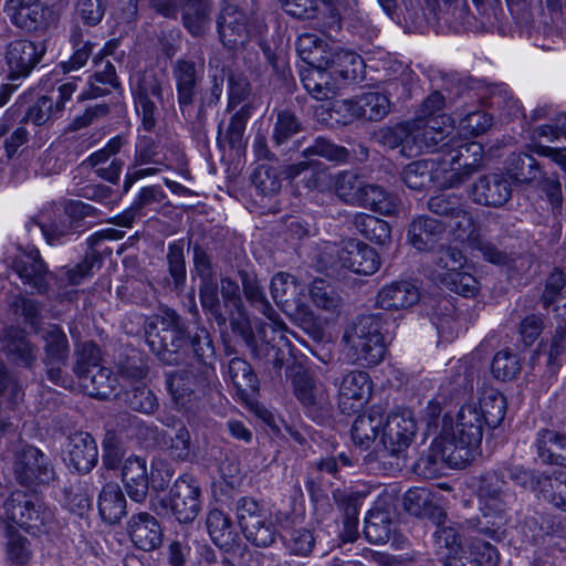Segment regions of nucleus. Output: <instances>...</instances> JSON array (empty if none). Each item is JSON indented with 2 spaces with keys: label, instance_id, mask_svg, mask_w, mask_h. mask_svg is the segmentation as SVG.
I'll use <instances>...</instances> for the list:
<instances>
[{
  "label": "nucleus",
  "instance_id": "obj_3",
  "mask_svg": "<svg viewBox=\"0 0 566 566\" xmlns=\"http://www.w3.org/2000/svg\"><path fill=\"white\" fill-rule=\"evenodd\" d=\"M484 424L483 415L474 401L461 406L454 427L444 415L441 430L443 454L451 457L459 452L461 460H469L472 457V450L479 447L482 441Z\"/></svg>",
  "mask_w": 566,
  "mask_h": 566
},
{
  "label": "nucleus",
  "instance_id": "obj_26",
  "mask_svg": "<svg viewBox=\"0 0 566 566\" xmlns=\"http://www.w3.org/2000/svg\"><path fill=\"white\" fill-rule=\"evenodd\" d=\"M304 129L301 119L289 109L277 111L273 122L271 142L283 154L294 153L301 148L302 140L293 138Z\"/></svg>",
  "mask_w": 566,
  "mask_h": 566
},
{
  "label": "nucleus",
  "instance_id": "obj_63",
  "mask_svg": "<svg viewBox=\"0 0 566 566\" xmlns=\"http://www.w3.org/2000/svg\"><path fill=\"white\" fill-rule=\"evenodd\" d=\"M491 370L496 379L506 381L514 379L520 370V359L507 349L497 352L492 360Z\"/></svg>",
  "mask_w": 566,
  "mask_h": 566
},
{
  "label": "nucleus",
  "instance_id": "obj_45",
  "mask_svg": "<svg viewBox=\"0 0 566 566\" xmlns=\"http://www.w3.org/2000/svg\"><path fill=\"white\" fill-rule=\"evenodd\" d=\"M359 202L357 207L370 209L384 216L394 214L397 210L396 198L378 185L366 184Z\"/></svg>",
  "mask_w": 566,
  "mask_h": 566
},
{
  "label": "nucleus",
  "instance_id": "obj_6",
  "mask_svg": "<svg viewBox=\"0 0 566 566\" xmlns=\"http://www.w3.org/2000/svg\"><path fill=\"white\" fill-rule=\"evenodd\" d=\"M4 525L11 524L38 535L50 532L54 514L42 500L21 490L11 492L3 503Z\"/></svg>",
  "mask_w": 566,
  "mask_h": 566
},
{
  "label": "nucleus",
  "instance_id": "obj_19",
  "mask_svg": "<svg viewBox=\"0 0 566 566\" xmlns=\"http://www.w3.org/2000/svg\"><path fill=\"white\" fill-rule=\"evenodd\" d=\"M340 265L359 275H371L380 268V256L377 251L367 243L357 239L344 242L337 251Z\"/></svg>",
  "mask_w": 566,
  "mask_h": 566
},
{
  "label": "nucleus",
  "instance_id": "obj_35",
  "mask_svg": "<svg viewBox=\"0 0 566 566\" xmlns=\"http://www.w3.org/2000/svg\"><path fill=\"white\" fill-rule=\"evenodd\" d=\"M538 459L544 464L566 468V434L552 429H541L534 442Z\"/></svg>",
  "mask_w": 566,
  "mask_h": 566
},
{
  "label": "nucleus",
  "instance_id": "obj_38",
  "mask_svg": "<svg viewBox=\"0 0 566 566\" xmlns=\"http://www.w3.org/2000/svg\"><path fill=\"white\" fill-rule=\"evenodd\" d=\"M81 387L91 397L106 399L115 394L118 387L117 376L103 366L93 368L88 374L78 378Z\"/></svg>",
  "mask_w": 566,
  "mask_h": 566
},
{
  "label": "nucleus",
  "instance_id": "obj_25",
  "mask_svg": "<svg viewBox=\"0 0 566 566\" xmlns=\"http://www.w3.org/2000/svg\"><path fill=\"white\" fill-rule=\"evenodd\" d=\"M470 195L475 203L496 208L507 202L512 196V188L504 176L490 174L479 178Z\"/></svg>",
  "mask_w": 566,
  "mask_h": 566
},
{
  "label": "nucleus",
  "instance_id": "obj_16",
  "mask_svg": "<svg viewBox=\"0 0 566 566\" xmlns=\"http://www.w3.org/2000/svg\"><path fill=\"white\" fill-rule=\"evenodd\" d=\"M136 111L146 132H151L158 119V108L151 98L163 102V86L154 72H144L133 87Z\"/></svg>",
  "mask_w": 566,
  "mask_h": 566
},
{
  "label": "nucleus",
  "instance_id": "obj_41",
  "mask_svg": "<svg viewBox=\"0 0 566 566\" xmlns=\"http://www.w3.org/2000/svg\"><path fill=\"white\" fill-rule=\"evenodd\" d=\"M382 426L384 418L378 412L357 416L350 430L354 444L361 449H368L378 437Z\"/></svg>",
  "mask_w": 566,
  "mask_h": 566
},
{
  "label": "nucleus",
  "instance_id": "obj_24",
  "mask_svg": "<svg viewBox=\"0 0 566 566\" xmlns=\"http://www.w3.org/2000/svg\"><path fill=\"white\" fill-rule=\"evenodd\" d=\"M127 534L133 544L144 552H151L163 543L160 523L148 512H137L129 517Z\"/></svg>",
  "mask_w": 566,
  "mask_h": 566
},
{
  "label": "nucleus",
  "instance_id": "obj_64",
  "mask_svg": "<svg viewBox=\"0 0 566 566\" xmlns=\"http://www.w3.org/2000/svg\"><path fill=\"white\" fill-rule=\"evenodd\" d=\"M75 196L103 205L108 209H113L118 205V198L113 188L101 184H87L77 187L74 191Z\"/></svg>",
  "mask_w": 566,
  "mask_h": 566
},
{
  "label": "nucleus",
  "instance_id": "obj_23",
  "mask_svg": "<svg viewBox=\"0 0 566 566\" xmlns=\"http://www.w3.org/2000/svg\"><path fill=\"white\" fill-rule=\"evenodd\" d=\"M23 398L22 386L8 376L6 366L0 363V436L15 427L17 408Z\"/></svg>",
  "mask_w": 566,
  "mask_h": 566
},
{
  "label": "nucleus",
  "instance_id": "obj_57",
  "mask_svg": "<svg viewBox=\"0 0 566 566\" xmlns=\"http://www.w3.org/2000/svg\"><path fill=\"white\" fill-rule=\"evenodd\" d=\"M450 232L455 241L472 245L479 239V227L465 206L450 219Z\"/></svg>",
  "mask_w": 566,
  "mask_h": 566
},
{
  "label": "nucleus",
  "instance_id": "obj_39",
  "mask_svg": "<svg viewBox=\"0 0 566 566\" xmlns=\"http://www.w3.org/2000/svg\"><path fill=\"white\" fill-rule=\"evenodd\" d=\"M206 527L211 541L222 549H230L237 538V533L231 517L219 509L208 512Z\"/></svg>",
  "mask_w": 566,
  "mask_h": 566
},
{
  "label": "nucleus",
  "instance_id": "obj_51",
  "mask_svg": "<svg viewBox=\"0 0 566 566\" xmlns=\"http://www.w3.org/2000/svg\"><path fill=\"white\" fill-rule=\"evenodd\" d=\"M364 534L371 544L386 543L391 534V518L382 510H370L365 517Z\"/></svg>",
  "mask_w": 566,
  "mask_h": 566
},
{
  "label": "nucleus",
  "instance_id": "obj_49",
  "mask_svg": "<svg viewBox=\"0 0 566 566\" xmlns=\"http://www.w3.org/2000/svg\"><path fill=\"white\" fill-rule=\"evenodd\" d=\"M366 182L355 172L340 171L334 178V192L344 203L357 207Z\"/></svg>",
  "mask_w": 566,
  "mask_h": 566
},
{
  "label": "nucleus",
  "instance_id": "obj_47",
  "mask_svg": "<svg viewBox=\"0 0 566 566\" xmlns=\"http://www.w3.org/2000/svg\"><path fill=\"white\" fill-rule=\"evenodd\" d=\"M506 171L520 184H531L542 176L536 159L524 153L512 154L506 161Z\"/></svg>",
  "mask_w": 566,
  "mask_h": 566
},
{
  "label": "nucleus",
  "instance_id": "obj_62",
  "mask_svg": "<svg viewBox=\"0 0 566 566\" xmlns=\"http://www.w3.org/2000/svg\"><path fill=\"white\" fill-rule=\"evenodd\" d=\"M101 361V350L93 342H85L75 350V363L73 371L77 378L92 371Z\"/></svg>",
  "mask_w": 566,
  "mask_h": 566
},
{
  "label": "nucleus",
  "instance_id": "obj_27",
  "mask_svg": "<svg viewBox=\"0 0 566 566\" xmlns=\"http://www.w3.org/2000/svg\"><path fill=\"white\" fill-rule=\"evenodd\" d=\"M468 391V378L465 375H458L453 380H449L441 385L437 396L431 399L423 412L428 428L438 429L440 416L447 406L460 397L464 396Z\"/></svg>",
  "mask_w": 566,
  "mask_h": 566
},
{
  "label": "nucleus",
  "instance_id": "obj_46",
  "mask_svg": "<svg viewBox=\"0 0 566 566\" xmlns=\"http://www.w3.org/2000/svg\"><path fill=\"white\" fill-rule=\"evenodd\" d=\"M228 374L233 386L241 395L249 396L258 390V376L247 360L240 357H233L230 359Z\"/></svg>",
  "mask_w": 566,
  "mask_h": 566
},
{
  "label": "nucleus",
  "instance_id": "obj_18",
  "mask_svg": "<svg viewBox=\"0 0 566 566\" xmlns=\"http://www.w3.org/2000/svg\"><path fill=\"white\" fill-rule=\"evenodd\" d=\"M126 143L127 139L123 135L111 138L103 148L91 154L82 163V166L93 169L96 177L114 185L117 184L124 161L114 156L120 151Z\"/></svg>",
  "mask_w": 566,
  "mask_h": 566
},
{
  "label": "nucleus",
  "instance_id": "obj_2",
  "mask_svg": "<svg viewBox=\"0 0 566 566\" xmlns=\"http://www.w3.org/2000/svg\"><path fill=\"white\" fill-rule=\"evenodd\" d=\"M177 102L182 116L189 120L193 130L202 134L207 122V109L216 106L223 92V75H213L211 86L200 93L198 111L191 116V108L203 80V69L190 60H177L172 66Z\"/></svg>",
  "mask_w": 566,
  "mask_h": 566
},
{
  "label": "nucleus",
  "instance_id": "obj_34",
  "mask_svg": "<svg viewBox=\"0 0 566 566\" xmlns=\"http://www.w3.org/2000/svg\"><path fill=\"white\" fill-rule=\"evenodd\" d=\"M420 293L418 287L408 281L392 282L385 285L377 294V305L387 311H397L410 307L418 303Z\"/></svg>",
  "mask_w": 566,
  "mask_h": 566
},
{
  "label": "nucleus",
  "instance_id": "obj_43",
  "mask_svg": "<svg viewBox=\"0 0 566 566\" xmlns=\"http://www.w3.org/2000/svg\"><path fill=\"white\" fill-rule=\"evenodd\" d=\"M46 365L64 364L70 346L66 334L57 325H50L42 332Z\"/></svg>",
  "mask_w": 566,
  "mask_h": 566
},
{
  "label": "nucleus",
  "instance_id": "obj_40",
  "mask_svg": "<svg viewBox=\"0 0 566 566\" xmlns=\"http://www.w3.org/2000/svg\"><path fill=\"white\" fill-rule=\"evenodd\" d=\"M355 230L366 240L385 244L390 239V226L387 221L364 212H356L350 220Z\"/></svg>",
  "mask_w": 566,
  "mask_h": 566
},
{
  "label": "nucleus",
  "instance_id": "obj_17",
  "mask_svg": "<svg viewBox=\"0 0 566 566\" xmlns=\"http://www.w3.org/2000/svg\"><path fill=\"white\" fill-rule=\"evenodd\" d=\"M293 394L308 413L327 411L332 406L328 389L324 382L306 370L292 377Z\"/></svg>",
  "mask_w": 566,
  "mask_h": 566
},
{
  "label": "nucleus",
  "instance_id": "obj_30",
  "mask_svg": "<svg viewBox=\"0 0 566 566\" xmlns=\"http://www.w3.org/2000/svg\"><path fill=\"white\" fill-rule=\"evenodd\" d=\"M304 88L317 101L334 97L342 83L329 69L307 66L300 72Z\"/></svg>",
  "mask_w": 566,
  "mask_h": 566
},
{
  "label": "nucleus",
  "instance_id": "obj_48",
  "mask_svg": "<svg viewBox=\"0 0 566 566\" xmlns=\"http://www.w3.org/2000/svg\"><path fill=\"white\" fill-rule=\"evenodd\" d=\"M363 60L356 52L337 44L329 70L343 84L346 80H356L360 73Z\"/></svg>",
  "mask_w": 566,
  "mask_h": 566
},
{
  "label": "nucleus",
  "instance_id": "obj_29",
  "mask_svg": "<svg viewBox=\"0 0 566 566\" xmlns=\"http://www.w3.org/2000/svg\"><path fill=\"white\" fill-rule=\"evenodd\" d=\"M44 49L28 40H15L9 43L6 60L11 74L27 76L40 62Z\"/></svg>",
  "mask_w": 566,
  "mask_h": 566
},
{
  "label": "nucleus",
  "instance_id": "obj_42",
  "mask_svg": "<svg viewBox=\"0 0 566 566\" xmlns=\"http://www.w3.org/2000/svg\"><path fill=\"white\" fill-rule=\"evenodd\" d=\"M271 295L274 302L283 311H290L292 305L296 303L301 292L300 284L295 276L279 272L271 280Z\"/></svg>",
  "mask_w": 566,
  "mask_h": 566
},
{
  "label": "nucleus",
  "instance_id": "obj_58",
  "mask_svg": "<svg viewBox=\"0 0 566 566\" xmlns=\"http://www.w3.org/2000/svg\"><path fill=\"white\" fill-rule=\"evenodd\" d=\"M302 156L307 159L317 156L329 161L345 163L349 153L345 147L336 145L325 137H317L312 145L302 150Z\"/></svg>",
  "mask_w": 566,
  "mask_h": 566
},
{
  "label": "nucleus",
  "instance_id": "obj_61",
  "mask_svg": "<svg viewBox=\"0 0 566 566\" xmlns=\"http://www.w3.org/2000/svg\"><path fill=\"white\" fill-rule=\"evenodd\" d=\"M478 549H483L481 558L475 553H462L459 556H448L446 566H482L486 563L489 566H495L499 560L497 549L490 543H483L481 546H476Z\"/></svg>",
  "mask_w": 566,
  "mask_h": 566
},
{
  "label": "nucleus",
  "instance_id": "obj_56",
  "mask_svg": "<svg viewBox=\"0 0 566 566\" xmlns=\"http://www.w3.org/2000/svg\"><path fill=\"white\" fill-rule=\"evenodd\" d=\"M310 296L314 305L323 311L337 313L342 307V297L335 289L322 279H315L310 286Z\"/></svg>",
  "mask_w": 566,
  "mask_h": 566
},
{
  "label": "nucleus",
  "instance_id": "obj_50",
  "mask_svg": "<svg viewBox=\"0 0 566 566\" xmlns=\"http://www.w3.org/2000/svg\"><path fill=\"white\" fill-rule=\"evenodd\" d=\"M166 261L174 289L181 292L187 279L184 239L175 240L168 244Z\"/></svg>",
  "mask_w": 566,
  "mask_h": 566
},
{
  "label": "nucleus",
  "instance_id": "obj_32",
  "mask_svg": "<svg viewBox=\"0 0 566 566\" xmlns=\"http://www.w3.org/2000/svg\"><path fill=\"white\" fill-rule=\"evenodd\" d=\"M443 233L444 226L440 221L420 216L410 222L407 239L416 250L429 251L441 241Z\"/></svg>",
  "mask_w": 566,
  "mask_h": 566
},
{
  "label": "nucleus",
  "instance_id": "obj_12",
  "mask_svg": "<svg viewBox=\"0 0 566 566\" xmlns=\"http://www.w3.org/2000/svg\"><path fill=\"white\" fill-rule=\"evenodd\" d=\"M453 130L451 118L448 115L430 118H415L409 122V140L411 151H441L446 153L448 147L443 144L451 138Z\"/></svg>",
  "mask_w": 566,
  "mask_h": 566
},
{
  "label": "nucleus",
  "instance_id": "obj_5",
  "mask_svg": "<svg viewBox=\"0 0 566 566\" xmlns=\"http://www.w3.org/2000/svg\"><path fill=\"white\" fill-rule=\"evenodd\" d=\"M506 481L502 479L497 470L488 471L478 480L476 495L484 525L480 521V532L488 537L500 541L502 526L505 524V510L507 505Z\"/></svg>",
  "mask_w": 566,
  "mask_h": 566
},
{
  "label": "nucleus",
  "instance_id": "obj_37",
  "mask_svg": "<svg viewBox=\"0 0 566 566\" xmlns=\"http://www.w3.org/2000/svg\"><path fill=\"white\" fill-rule=\"evenodd\" d=\"M97 507L101 517L108 524H116L126 515V499L118 484L107 483L102 488Z\"/></svg>",
  "mask_w": 566,
  "mask_h": 566
},
{
  "label": "nucleus",
  "instance_id": "obj_9",
  "mask_svg": "<svg viewBox=\"0 0 566 566\" xmlns=\"http://www.w3.org/2000/svg\"><path fill=\"white\" fill-rule=\"evenodd\" d=\"M216 379L214 367L207 365L203 368H196L195 364H191L168 375L166 382L176 406L190 410L199 396L205 394Z\"/></svg>",
  "mask_w": 566,
  "mask_h": 566
},
{
  "label": "nucleus",
  "instance_id": "obj_60",
  "mask_svg": "<svg viewBox=\"0 0 566 566\" xmlns=\"http://www.w3.org/2000/svg\"><path fill=\"white\" fill-rule=\"evenodd\" d=\"M250 117L251 107L248 104H244L231 116L224 137L231 148L240 149L245 146L244 132Z\"/></svg>",
  "mask_w": 566,
  "mask_h": 566
},
{
  "label": "nucleus",
  "instance_id": "obj_8",
  "mask_svg": "<svg viewBox=\"0 0 566 566\" xmlns=\"http://www.w3.org/2000/svg\"><path fill=\"white\" fill-rule=\"evenodd\" d=\"M443 146L448 149L440 163L444 167L448 180L442 181V184L452 188L458 187L480 169L483 147L480 143L465 142L457 136L449 138Z\"/></svg>",
  "mask_w": 566,
  "mask_h": 566
},
{
  "label": "nucleus",
  "instance_id": "obj_36",
  "mask_svg": "<svg viewBox=\"0 0 566 566\" xmlns=\"http://www.w3.org/2000/svg\"><path fill=\"white\" fill-rule=\"evenodd\" d=\"M4 560L11 566H28L35 552L33 541L11 524L4 525Z\"/></svg>",
  "mask_w": 566,
  "mask_h": 566
},
{
  "label": "nucleus",
  "instance_id": "obj_10",
  "mask_svg": "<svg viewBox=\"0 0 566 566\" xmlns=\"http://www.w3.org/2000/svg\"><path fill=\"white\" fill-rule=\"evenodd\" d=\"M417 422L410 410L392 411L382 426L381 442L395 467L401 469L408 459V449L417 433Z\"/></svg>",
  "mask_w": 566,
  "mask_h": 566
},
{
  "label": "nucleus",
  "instance_id": "obj_31",
  "mask_svg": "<svg viewBox=\"0 0 566 566\" xmlns=\"http://www.w3.org/2000/svg\"><path fill=\"white\" fill-rule=\"evenodd\" d=\"M122 480L129 499L142 503L149 490L146 460L137 455L128 457L122 469Z\"/></svg>",
  "mask_w": 566,
  "mask_h": 566
},
{
  "label": "nucleus",
  "instance_id": "obj_22",
  "mask_svg": "<svg viewBox=\"0 0 566 566\" xmlns=\"http://www.w3.org/2000/svg\"><path fill=\"white\" fill-rule=\"evenodd\" d=\"M401 178L406 186L412 190H423L431 185L439 188H451L449 185L442 184V181L448 180V175L444 172L440 159L412 161L403 168Z\"/></svg>",
  "mask_w": 566,
  "mask_h": 566
},
{
  "label": "nucleus",
  "instance_id": "obj_20",
  "mask_svg": "<svg viewBox=\"0 0 566 566\" xmlns=\"http://www.w3.org/2000/svg\"><path fill=\"white\" fill-rule=\"evenodd\" d=\"M11 269L33 291L44 293L48 290L49 271L39 249L31 247L21 250L12 260Z\"/></svg>",
  "mask_w": 566,
  "mask_h": 566
},
{
  "label": "nucleus",
  "instance_id": "obj_44",
  "mask_svg": "<svg viewBox=\"0 0 566 566\" xmlns=\"http://www.w3.org/2000/svg\"><path fill=\"white\" fill-rule=\"evenodd\" d=\"M390 109V102L387 95L379 92H367L361 94L355 102L354 114L367 120H380Z\"/></svg>",
  "mask_w": 566,
  "mask_h": 566
},
{
  "label": "nucleus",
  "instance_id": "obj_7",
  "mask_svg": "<svg viewBox=\"0 0 566 566\" xmlns=\"http://www.w3.org/2000/svg\"><path fill=\"white\" fill-rule=\"evenodd\" d=\"M235 514L239 526L251 545L265 548L276 542L279 535L276 522L255 499L240 497L235 502Z\"/></svg>",
  "mask_w": 566,
  "mask_h": 566
},
{
  "label": "nucleus",
  "instance_id": "obj_1",
  "mask_svg": "<svg viewBox=\"0 0 566 566\" xmlns=\"http://www.w3.org/2000/svg\"><path fill=\"white\" fill-rule=\"evenodd\" d=\"M144 334L150 350L166 365L179 364L189 346L197 359L196 368L214 367V346L209 332L198 328L193 335H187L182 317L172 308L165 307L159 314L146 317Z\"/></svg>",
  "mask_w": 566,
  "mask_h": 566
},
{
  "label": "nucleus",
  "instance_id": "obj_21",
  "mask_svg": "<svg viewBox=\"0 0 566 566\" xmlns=\"http://www.w3.org/2000/svg\"><path fill=\"white\" fill-rule=\"evenodd\" d=\"M336 386L338 387V407L343 413L356 412L371 395V380L365 371H349Z\"/></svg>",
  "mask_w": 566,
  "mask_h": 566
},
{
  "label": "nucleus",
  "instance_id": "obj_14",
  "mask_svg": "<svg viewBox=\"0 0 566 566\" xmlns=\"http://www.w3.org/2000/svg\"><path fill=\"white\" fill-rule=\"evenodd\" d=\"M4 11L15 27L33 33H44L59 20L55 11L40 1L7 0Z\"/></svg>",
  "mask_w": 566,
  "mask_h": 566
},
{
  "label": "nucleus",
  "instance_id": "obj_53",
  "mask_svg": "<svg viewBox=\"0 0 566 566\" xmlns=\"http://www.w3.org/2000/svg\"><path fill=\"white\" fill-rule=\"evenodd\" d=\"M62 113L61 102H55L54 95H43L28 107L24 119L41 126L61 117Z\"/></svg>",
  "mask_w": 566,
  "mask_h": 566
},
{
  "label": "nucleus",
  "instance_id": "obj_52",
  "mask_svg": "<svg viewBox=\"0 0 566 566\" xmlns=\"http://www.w3.org/2000/svg\"><path fill=\"white\" fill-rule=\"evenodd\" d=\"M478 407L483 415L485 424L493 429L502 423L506 415V399L494 389L484 392Z\"/></svg>",
  "mask_w": 566,
  "mask_h": 566
},
{
  "label": "nucleus",
  "instance_id": "obj_33",
  "mask_svg": "<svg viewBox=\"0 0 566 566\" xmlns=\"http://www.w3.org/2000/svg\"><path fill=\"white\" fill-rule=\"evenodd\" d=\"M437 495L426 488L409 489L403 495L405 510L417 517L440 523L446 518L443 510L437 504Z\"/></svg>",
  "mask_w": 566,
  "mask_h": 566
},
{
  "label": "nucleus",
  "instance_id": "obj_13",
  "mask_svg": "<svg viewBox=\"0 0 566 566\" xmlns=\"http://www.w3.org/2000/svg\"><path fill=\"white\" fill-rule=\"evenodd\" d=\"M251 6L239 8L238 4H226L218 18V32L224 46L237 50L245 44L249 38V23L258 11V0H250Z\"/></svg>",
  "mask_w": 566,
  "mask_h": 566
},
{
  "label": "nucleus",
  "instance_id": "obj_55",
  "mask_svg": "<svg viewBox=\"0 0 566 566\" xmlns=\"http://www.w3.org/2000/svg\"><path fill=\"white\" fill-rule=\"evenodd\" d=\"M557 317L560 318V323L556 326L553 334L547 358V368L551 375H555L559 369L563 360V356L566 355V304L564 305V313L556 310Z\"/></svg>",
  "mask_w": 566,
  "mask_h": 566
},
{
  "label": "nucleus",
  "instance_id": "obj_54",
  "mask_svg": "<svg viewBox=\"0 0 566 566\" xmlns=\"http://www.w3.org/2000/svg\"><path fill=\"white\" fill-rule=\"evenodd\" d=\"M6 349L9 356L28 367L36 359L34 346L27 339L25 333L21 329L11 328L8 331Z\"/></svg>",
  "mask_w": 566,
  "mask_h": 566
},
{
  "label": "nucleus",
  "instance_id": "obj_59",
  "mask_svg": "<svg viewBox=\"0 0 566 566\" xmlns=\"http://www.w3.org/2000/svg\"><path fill=\"white\" fill-rule=\"evenodd\" d=\"M437 276L446 287L457 294L471 296L478 291L476 279L462 269L452 272H438Z\"/></svg>",
  "mask_w": 566,
  "mask_h": 566
},
{
  "label": "nucleus",
  "instance_id": "obj_11",
  "mask_svg": "<svg viewBox=\"0 0 566 566\" xmlns=\"http://www.w3.org/2000/svg\"><path fill=\"white\" fill-rule=\"evenodd\" d=\"M13 475L18 484L34 489L50 484L55 472L48 455L38 448L28 446L14 455Z\"/></svg>",
  "mask_w": 566,
  "mask_h": 566
},
{
  "label": "nucleus",
  "instance_id": "obj_4",
  "mask_svg": "<svg viewBox=\"0 0 566 566\" xmlns=\"http://www.w3.org/2000/svg\"><path fill=\"white\" fill-rule=\"evenodd\" d=\"M343 342L347 355L355 364L371 367L385 356V343L381 334V318L377 314L359 316L346 327Z\"/></svg>",
  "mask_w": 566,
  "mask_h": 566
},
{
  "label": "nucleus",
  "instance_id": "obj_15",
  "mask_svg": "<svg viewBox=\"0 0 566 566\" xmlns=\"http://www.w3.org/2000/svg\"><path fill=\"white\" fill-rule=\"evenodd\" d=\"M201 486L196 476L181 474L169 490V507L179 523H191L201 511Z\"/></svg>",
  "mask_w": 566,
  "mask_h": 566
},
{
  "label": "nucleus",
  "instance_id": "obj_28",
  "mask_svg": "<svg viewBox=\"0 0 566 566\" xmlns=\"http://www.w3.org/2000/svg\"><path fill=\"white\" fill-rule=\"evenodd\" d=\"M69 465L78 473H88L97 463L98 450L94 438L88 432H74L69 437Z\"/></svg>",
  "mask_w": 566,
  "mask_h": 566
}]
</instances>
